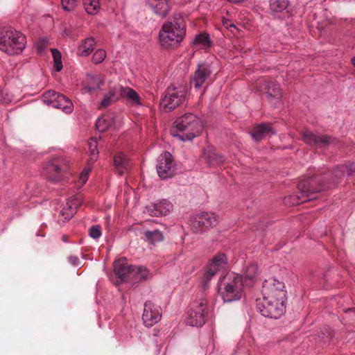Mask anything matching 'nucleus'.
I'll return each mask as SVG.
<instances>
[{
	"label": "nucleus",
	"instance_id": "13",
	"mask_svg": "<svg viewBox=\"0 0 355 355\" xmlns=\"http://www.w3.org/2000/svg\"><path fill=\"white\" fill-rule=\"evenodd\" d=\"M67 169V165L61 161L54 160L46 164L44 173L49 180L57 182L63 179Z\"/></svg>",
	"mask_w": 355,
	"mask_h": 355
},
{
	"label": "nucleus",
	"instance_id": "35",
	"mask_svg": "<svg viewBox=\"0 0 355 355\" xmlns=\"http://www.w3.org/2000/svg\"><path fill=\"white\" fill-rule=\"evenodd\" d=\"M288 5L287 0H270V7L274 12H282Z\"/></svg>",
	"mask_w": 355,
	"mask_h": 355
},
{
	"label": "nucleus",
	"instance_id": "27",
	"mask_svg": "<svg viewBox=\"0 0 355 355\" xmlns=\"http://www.w3.org/2000/svg\"><path fill=\"white\" fill-rule=\"evenodd\" d=\"M129 275H130V281L139 282L148 278L149 271L144 266H132L131 272L129 273Z\"/></svg>",
	"mask_w": 355,
	"mask_h": 355
},
{
	"label": "nucleus",
	"instance_id": "49",
	"mask_svg": "<svg viewBox=\"0 0 355 355\" xmlns=\"http://www.w3.org/2000/svg\"><path fill=\"white\" fill-rule=\"evenodd\" d=\"M352 64L355 67V56L352 59Z\"/></svg>",
	"mask_w": 355,
	"mask_h": 355
},
{
	"label": "nucleus",
	"instance_id": "8",
	"mask_svg": "<svg viewBox=\"0 0 355 355\" xmlns=\"http://www.w3.org/2000/svg\"><path fill=\"white\" fill-rule=\"evenodd\" d=\"M208 312L206 300L200 299L192 304L191 309L187 312L186 322L193 327L202 326L207 320Z\"/></svg>",
	"mask_w": 355,
	"mask_h": 355
},
{
	"label": "nucleus",
	"instance_id": "29",
	"mask_svg": "<svg viewBox=\"0 0 355 355\" xmlns=\"http://www.w3.org/2000/svg\"><path fill=\"white\" fill-rule=\"evenodd\" d=\"M53 107L61 109L64 112L69 114L73 111V105L70 99L60 94L57 101L54 103Z\"/></svg>",
	"mask_w": 355,
	"mask_h": 355
},
{
	"label": "nucleus",
	"instance_id": "18",
	"mask_svg": "<svg viewBox=\"0 0 355 355\" xmlns=\"http://www.w3.org/2000/svg\"><path fill=\"white\" fill-rule=\"evenodd\" d=\"M173 209V205L167 200H162L146 208V211L152 216H166Z\"/></svg>",
	"mask_w": 355,
	"mask_h": 355
},
{
	"label": "nucleus",
	"instance_id": "14",
	"mask_svg": "<svg viewBox=\"0 0 355 355\" xmlns=\"http://www.w3.org/2000/svg\"><path fill=\"white\" fill-rule=\"evenodd\" d=\"M226 263L227 258L224 254H219L213 259L203 276L202 287L204 290L206 289L209 280L218 270L224 268Z\"/></svg>",
	"mask_w": 355,
	"mask_h": 355
},
{
	"label": "nucleus",
	"instance_id": "37",
	"mask_svg": "<svg viewBox=\"0 0 355 355\" xmlns=\"http://www.w3.org/2000/svg\"><path fill=\"white\" fill-rule=\"evenodd\" d=\"M196 45H201L202 46L207 48L211 44L209 35L207 33H200L198 35L194 40Z\"/></svg>",
	"mask_w": 355,
	"mask_h": 355
},
{
	"label": "nucleus",
	"instance_id": "15",
	"mask_svg": "<svg viewBox=\"0 0 355 355\" xmlns=\"http://www.w3.org/2000/svg\"><path fill=\"white\" fill-rule=\"evenodd\" d=\"M161 316L160 306L154 304L150 301L145 303L142 319L146 326H153L159 321Z\"/></svg>",
	"mask_w": 355,
	"mask_h": 355
},
{
	"label": "nucleus",
	"instance_id": "5",
	"mask_svg": "<svg viewBox=\"0 0 355 355\" xmlns=\"http://www.w3.org/2000/svg\"><path fill=\"white\" fill-rule=\"evenodd\" d=\"M25 37L11 28L0 33V50L8 55L20 53L25 47Z\"/></svg>",
	"mask_w": 355,
	"mask_h": 355
},
{
	"label": "nucleus",
	"instance_id": "32",
	"mask_svg": "<svg viewBox=\"0 0 355 355\" xmlns=\"http://www.w3.org/2000/svg\"><path fill=\"white\" fill-rule=\"evenodd\" d=\"M202 222L205 224V227H214L218 223V219L215 214L212 212H202L200 214Z\"/></svg>",
	"mask_w": 355,
	"mask_h": 355
},
{
	"label": "nucleus",
	"instance_id": "46",
	"mask_svg": "<svg viewBox=\"0 0 355 355\" xmlns=\"http://www.w3.org/2000/svg\"><path fill=\"white\" fill-rule=\"evenodd\" d=\"M324 331H325L326 333L322 331L323 338L327 337L331 338L333 336V334L329 328H324Z\"/></svg>",
	"mask_w": 355,
	"mask_h": 355
},
{
	"label": "nucleus",
	"instance_id": "43",
	"mask_svg": "<svg viewBox=\"0 0 355 355\" xmlns=\"http://www.w3.org/2000/svg\"><path fill=\"white\" fill-rule=\"evenodd\" d=\"M89 235L92 238L96 239L101 235V227L99 225H94L89 229Z\"/></svg>",
	"mask_w": 355,
	"mask_h": 355
},
{
	"label": "nucleus",
	"instance_id": "1",
	"mask_svg": "<svg viewBox=\"0 0 355 355\" xmlns=\"http://www.w3.org/2000/svg\"><path fill=\"white\" fill-rule=\"evenodd\" d=\"M347 168L338 166L332 172H318L313 176L301 180L297 184L298 194L287 196L284 203L297 205L316 198V193L330 187L329 178L336 184L337 180L345 175Z\"/></svg>",
	"mask_w": 355,
	"mask_h": 355
},
{
	"label": "nucleus",
	"instance_id": "7",
	"mask_svg": "<svg viewBox=\"0 0 355 355\" xmlns=\"http://www.w3.org/2000/svg\"><path fill=\"white\" fill-rule=\"evenodd\" d=\"M285 300L262 297L257 300V309L265 317L278 318L284 312Z\"/></svg>",
	"mask_w": 355,
	"mask_h": 355
},
{
	"label": "nucleus",
	"instance_id": "3",
	"mask_svg": "<svg viewBox=\"0 0 355 355\" xmlns=\"http://www.w3.org/2000/svg\"><path fill=\"white\" fill-rule=\"evenodd\" d=\"M203 127L200 119L192 113H186L175 121L170 132L183 141H191L201 133Z\"/></svg>",
	"mask_w": 355,
	"mask_h": 355
},
{
	"label": "nucleus",
	"instance_id": "22",
	"mask_svg": "<svg viewBox=\"0 0 355 355\" xmlns=\"http://www.w3.org/2000/svg\"><path fill=\"white\" fill-rule=\"evenodd\" d=\"M273 134H275V131L270 123L259 124L254 126L251 132L252 138L257 141L263 139L268 135Z\"/></svg>",
	"mask_w": 355,
	"mask_h": 355
},
{
	"label": "nucleus",
	"instance_id": "40",
	"mask_svg": "<svg viewBox=\"0 0 355 355\" xmlns=\"http://www.w3.org/2000/svg\"><path fill=\"white\" fill-rule=\"evenodd\" d=\"M102 83L101 79L98 76H92L90 77V84H92L91 85L86 86L85 87V89L87 92H92L95 89L100 87L101 84Z\"/></svg>",
	"mask_w": 355,
	"mask_h": 355
},
{
	"label": "nucleus",
	"instance_id": "44",
	"mask_svg": "<svg viewBox=\"0 0 355 355\" xmlns=\"http://www.w3.org/2000/svg\"><path fill=\"white\" fill-rule=\"evenodd\" d=\"M47 44H48V41L46 40V39H40L37 44H36V46H37V49L38 51V52L41 53L42 51H43L45 48L47 46Z\"/></svg>",
	"mask_w": 355,
	"mask_h": 355
},
{
	"label": "nucleus",
	"instance_id": "30",
	"mask_svg": "<svg viewBox=\"0 0 355 355\" xmlns=\"http://www.w3.org/2000/svg\"><path fill=\"white\" fill-rule=\"evenodd\" d=\"M113 125L112 114L104 115L99 117L96 123V127L100 132H105Z\"/></svg>",
	"mask_w": 355,
	"mask_h": 355
},
{
	"label": "nucleus",
	"instance_id": "2",
	"mask_svg": "<svg viewBox=\"0 0 355 355\" xmlns=\"http://www.w3.org/2000/svg\"><path fill=\"white\" fill-rule=\"evenodd\" d=\"M186 24L181 14H175L163 24L159 31V40L162 47L169 49L177 46L183 40Z\"/></svg>",
	"mask_w": 355,
	"mask_h": 355
},
{
	"label": "nucleus",
	"instance_id": "39",
	"mask_svg": "<svg viewBox=\"0 0 355 355\" xmlns=\"http://www.w3.org/2000/svg\"><path fill=\"white\" fill-rule=\"evenodd\" d=\"M51 51L54 61V67L57 71H60L62 69L61 53L58 50L55 49H51Z\"/></svg>",
	"mask_w": 355,
	"mask_h": 355
},
{
	"label": "nucleus",
	"instance_id": "16",
	"mask_svg": "<svg viewBox=\"0 0 355 355\" xmlns=\"http://www.w3.org/2000/svg\"><path fill=\"white\" fill-rule=\"evenodd\" d=\"M211 73L212 70L210 65L200 64L191 80V84L193 85L196 89H199L211 79Z\"/></svg>",
	"mask_w": 355,
	"mask_h": 355
},
{
	"label": "nucleus",
	"instance_id": "10",
	"mask_svg": "<svg viewBox=\"0 0 355 355\" xmlns=\"http://www.w3.org/2000/svg\"><path fill=\"white\" fill-rule=\"evenodd\" d=\"M284 287V284L276 279L271 278L265 280L261 291L263 297L285 300L286 291Z\"/></svg>",
	"mask_w": 355,
	"mask_h": 355
},
{
	"label": "nucleus",
	"instance_id": "26",
	"mask_svg": "<svg viewBox=\"0 0 355 355\" xmlns=\"http://www.w3.org/2000/svg\"><path fill=\"white\" fill-rule=\"evenodd\" d=\"M120 98L119 86L111 87L100 103V108L107 107Z\"/></svg>",
	"mask_w": 355,
	"mask_h": 355
},
{
	"label": "nucleus",
	"instance_id": "38",
	"mask_svg": "<svg viewBox=\"0 0 355 355\" xmlns=\"http://www.w3.org/2000/svg\"><path fill=\"white\" fill-rule=\"evenodd\" d=\"M89 150L90 153L89 162L94 163L98 157V151L97 149V141L94 139H91L89 144Z\"/></svg>",
	"mask_w": 355,
	"mask_h": 355
},
{
	"label": "nucleus",
	"instance_id": "12",
	"mask_svg": "<svg viewBox=\"0 0 355 355\" xmlns=\"http://www.w3.org/2000/svg\"><path fill=\"white\" fill-rule=\"evenodd\" d=\"M257 87L260 92L264 93L267 95L270 101H272V100L276 101L275 104H276L277 102L280 101L282 96V92L279 85L277 83L266 80L265 79H261L257 81Z\"/></svg>",
	"mask_w": 355,
	"mask_h": 355
},
{
	"label": "nucleus",
	"instance_id": "33",
	"mask_svg": "<svg viewBox=\"0 0 355 355\" xmlns=\"http://www.w3.org/2000/svg\"><path fill=\"white\" fill-rule=\"evenodd\" d=\"M86 12L89 15H95L100 8L98 0H83Z\"/></svg>",
	"mask_w": 355,
	"mask_h": 355
},
{
	"label": "nucleus",
	"instance_id": "45",
	"mask_svg": "<svg viewBox=\"0 0 355 355\" xmlns=\"http://www.w3.org/2000/svg\"><path fill=\"white\" fill-rule=\"evenodd\" d=\"M88 178V171L83 172L80 177V181L82 183H85Z\"/></svg>",
	"mask_w": 355,
	"mask_h": 355
},
{
	"label": "nucleus",
	"instance_id": "31",
	"mask_svg": "<svg viewBox=\"0 0 355 355\" xmlns=\"http://www.w3.org/2000/svg\"><path fill=\"white\" fill-rule=\"evenodd\" d=\"M190 226L191 230L195 233H202L207 229L203 222H202L200 214L195 216L191 220Z\"/></svg>",
	"mask_w": 355,
	"mask_h": 355
},
{
	"label": "nucleus",
	"instance_id": "9",
	"mask_svg": "<svg viewBox=\"0 0 355 355\" xmlns=\"http://www.w3.org/2000/svg\"><path fill=\"white\" fill-rule=\"evenodd\" d=\"M300 135L302 141L311 147L325 148L330 145L336 144V140L334 137L327 135H317L307 128L303 129Z\"/></svg>",
	"mask_w": 355,
	"mask_h": 355
},
{
	"label": "nucleus",
	"instance_id": "25",
	"mask_svg": "<svg viewBox=\"0 0 355 355\" xmlns=\"http://www.w3.org/2000/svg\"><path fill=\"white\" fill-rule=\"evenodd\" d=\"M96 42L93 37H89L82 41L77 51L79 56L87 57L94 50Z\"/></svg>",
	"mask_w": 355,
	"mask_h": 355
},
{
	"label": "nucleus",
	"instance_id": "17",
	"mask_svg": "<svg viewBox=\"0 0 355 355\" xmlns=\"http://www.w3.org/2000/svg\"><path fill=\"white\" fill-rule=\"evenodd\" d=\"M132 265L129 264L125 258H120L114 263V272L121 282H129Z\"/></svg>",
	"mask_w": 355,
	"mask_h": 355
},
{
	"label": "nucleus",
	"instance_id": "50",
	"mask_svg": "<svg viewBox=\"0 0 355 355\" xmlns=\"http://www.w3.org/2000/svg\"><path fill=\"white\" fill-rule=\"evenodd\" d=\"M347 311H349V312H354V313H355V310H354V309H349L347 310Z\"/></svg>",
	"mask_w": 355,
	"mask_h": 355
},
{
	"label": "nucleus",
	"instance_id": "6",
	"mask_svg": "<svg viewBox=\"0 0 355 355\" xmlns=\"http://www.w3.org/2000/svg\"><path fill=\"white\" fill-rule=\"evenodd\" d=\"M187 94L186 85L169 87L162 98L160 106L165 112L172 111L185 101Z\"/></svg>",
	"mask_w": 355,
	"mask_h": 355
},
{
	"label": "nucleus",
	"instance_id": "48",
	"mask_svg": "<svg viewBox=\"0 0 355 355\" xmlns=\"http://www.w3.org/2000/svg\"><path fill=\"white\" fill-rule=\"evenodd\" d=\"M69 259H70L71 262L73 265H78V263L79 262V259L77 257H71Z\"/></svg>",
	"mask_w": 355,
	"mask_h": 355
},
{
	"label": "nucleus",
	"instance_id": "28",
	"mask_svg": "<svg viewBox=\"0 0 355 355\" xmlns=\"http://www.w3.org/2000/svg\"><path fill=\"white\" fill-rule=\"evenodd\" d=\"M258 275V268L256 264L249 265L243 274V284L252 286L256 279V277Z\"/></svg>",
	"mask_w": 355,
	"mask_h": 355
},
{
	"label": "nucleus",
	"instance_id": "20",
	"mask_svg": "<svg viewBox=\"0 0 355 355\" xmlns=\"http://www.w3.org/2000/svg\"><path fill=\"white\" fill-rule=\"evenodd\" d=\"M113 162L116 173L121 176L127 172L132 166L129 158L121 152L115 154Z\"/></svg>",
	"mask_w": 355,
	"mask_h": 355
},
{
	"label": "nucleus",
	"instance_id": "47",
	"mask_svg": "<svg viewBox=\"0 0 355 355\" xmlns=\"http://www.w3.org/2000/svg\"><path fill=\"white\" fill-rule=\"evenodd\" d=\"M223 24L226 26V28H229L230 27L235 28V25L234 24H232L229 20L225 19L223 21Z\"/></svg>",
	"mask_w": 355,
	"mask_h": 355
},
{
	"label": "nucleus",
	"instance_id": "11",
	"mask_svg": "<svg viewBox=\"0 0 355 355\" xmlns=\"http://www.w3.org/2000/svg\"><path fill=\"white\" fill-rule=\"evenodd\" d=\"M176 171V167L171 154L164 152L158 159L157 172L159 178L166 179L173 177Z\"/></svg>",
	"mask_w": 355,
	"mask_h": 355
},
{
	"label": "nucleus",
	"instance_id": "19",
	"mask_svg": "<svg viewBox=\"0 0 355 355\" xmlns=\"http://www.w3.org/2000/svg\"><path fill=\"white\" fill-rule=\"evenodd\" d=\"M201 157L209 166H216L225 162V157L217 153L211 146H207L203 148Z\"/></svg>",
	"mask_w": 355,
	"mask_h": 355
},
{
	"label": "nucleus",
	"instance_id": "34",
	"mask_svg": "<svg viewBox=\"0 0 355 355\" xmlns=\"http://www.w3.org/2000/svg\"><path fill=\"white\" fill-rule=\"evenodd\" d=\"M60 94L55 91L49 90L43 94L42 101L46 104L54 107V103L57 101Z\"/></svg>",
	"mask_w": 355,
	"mask_h": 355
},
{
	"label": "nucleus",
	"instance_id": "4",
	"mask_svg": "<svg viewBox=\"0 0 355 355\" xmlns=\"http://www.w3.org/2000/svg\"><path fill=\"white\" fill-rule=\"evenodd\" d=\"M243 278L238 274L229 272L221 279L218 290L224 302H232L241 298L243 289Z\"/></svg>",
	"mask_w": 355,
	"mask_h": 355
},
{
	"label": "nucleus",
	"instance_id": "23",
	"mask_svg": "<svg viewBox=\"0 0 355 355\" xmlns=\"http://www.w3.org/2000/svg\"><path fill=\"white\" fill-rule=\"evenodd\" d=\"M80 205V198L78 196L72 197L67 201L66 206L62 208L60 214L64 217L65 220H69L73 216L78 207Z\"/></svg>",
	"mask_w": 355,
	"mask_h": 355
},
{
	"label": "nucleus",
	"instance_id": "24",
	"mask_svg": "<svg viewBox=\"0 0 355 355\" xmlns=\"http://www.w3.org/2000/svg\"><path fill=\"white\" fill-rule=\"evenodd\" d=\"M120 98H125L132 105H139L141 104L140 97L138 93L130 87H123L119 86Z\"/></svg>",
	"mask_w": 355,
	"mask_h": 355
},
{
	"label": "nucleus",
	"instance_id": "36",
	"mask_svg": "<svg viewBox=\"0 0 355 355\" xmlns=\"http://www.w3.org/2000/svg\"><path fill=\"white\" fill-rule=\"evenodd\" d=\"M144 234L146 239L151 243L159 242L163 239L162 233L157 230L146 231Z\"/></svg>",
	"mask_w": 355,
	"mask_h": 355
},
{
	"label": "nucleus",
	"instance_id": "21",
	"mask_svg": "<svg viewBox=\"0 0 355 355\" xmlns=\"http://www.w3.org/2000/svg\"><path fill=\"white\" fill-rule=\"evenodd\" d=\"M147 3L153 12L161 17H166L170 10L168 0H147Z\"/></svg>",
	"mask_w": 355,
	"mask_h": 355
},
{
	"label": "nucleus",
	"instance_id": "41",
	"mask_svg": "<svg viewBox=\"0 0 355 355\" xmlns=\"http://www.w3.org/2000/svg\"><path fill=\"white\" fill-rule=\"evenodd\" d=\"M106 57V53L103 49H98L92 56V62L94 64L102 62Z\"/></svg>",
	"mask_w": 355,
	"mask_h": 355
},
{
	"label": "nucleus",
	"instance_id": "42",
	"mask_svg": "<svg viewBox=\"0 0 355 355\" xmlns=\"http://www.w3.org/2000/svg\"><path fill=\"white\" fill-rule=\"evenodd\" d=\"M63 8L67 11L73 10L77 5V0H62Z\"/></svg>",
	"mask_w": 355,
	"mask_h": 355
}]
</instances>
